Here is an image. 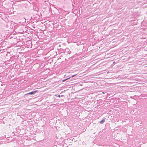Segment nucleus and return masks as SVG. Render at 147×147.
I'll return each mask as SVG.
<instances>
[{
  "mask_svg": "<svg viewBox=\"0 0 147 147\" xmlns=\"http://www.w3.org/2000/svg\"><path fill=\"white\" fill-rule=\"evenodd\" d=\"M37 91V90H35V91H32V92H29L27 94H25V95H26L27 94H34V93H35Z\"/></svg>",
  "mask_w": 147,
  "mask_h": 147,
  "instance_id": "obj_1",
  "label": "nucleus"
},
{
  "mask_svg": "<svg viewBox=\"0 0 147 147\" xmlns=\"http://www.w3.org/2000/svg\"><path fill=\"white\" fill-rule=\"evenodd\" d=\"M105 120L104 119H103L100 122V123L101 124H102L105 122Z\"/></svg>",
  "mask_w": 147,
  "mask_h": 147,
  "instance_id": "obj_2",
  "label": "nucleus"
},
{
  "mask_svg": "<svg viewBox=\"0 0 147 147\" xmlns=\"http://www.w3.org/2000/svg\"><path fill=\"white\" fill-rule=\"evenodd\" d=\"M69 78H67V79H65V80H62V81H63V82H64L65 81V80H67V79H69Z\"/></svg>",
  "mask_w": 147,
  "mask_h": 147,
  "instance_id": "obj_3",
  "label": "nucleus"
},
{
  "mask_svg": "<svg viewBox=\"0 0 147 147\" xmlns=\"http://www.w3.org/2000/svg\"><path fill=\"white\" fill-rule=\"evenodd\" d=\"M76 75H72V76H71V77L72 78H73V77H74V76H76Z\"/></svg>",
  "mask_w": 147,
  "mask_h": 147,
  "instance_id": "obj_4",
  "label": "nucleus"
},
{
  "mask_svg": "<svg viewBox=\"0 0 147 147\" xmlns=\"http://www.w3.org/2000/svg\"><path fill=\"white\" fill-rule=\"evenodd\" d=\"M58 96L59 97H60V95H58Z\"/></svg>",
  "mask_w": 147,
  "mask_h": 147,
  "instance_id": "obj_5",
  "label": "nucleus"
}]
</instances>
